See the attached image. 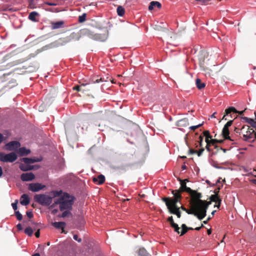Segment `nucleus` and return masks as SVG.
<instances>
[{
  "mask_svg": "<svg viewBox=\"0 0 256 256\" xmlns=\"http://www.w3.org/2000/svg\"><path fill=\"white\" fill-rule=\"evenodd\" d=\"M188 194L190 196V205L202 216L200 218L198 216V219L202 220L206 216V210L211 202L202 200V194L198 192L196 190H192Z\"/></svg>",
  "mask_w": 256,
  "mask_h": 256,
  "instance_id": "1",
  "label": "nucleus"
},
{
  "mask_svg": "<svg viewBox=\"0 0 256 256\" xmlns=\"http://www.w3.org/2000/svg\"><path fill=\"white\" fill-rule=\"evenodd\" d=\"M75 199L74 196L64 192L60 197L54 200L51 208H54L56 205L58 204L60 211H64V210H72V206Z\"/></svg>",
  "mask_w": 256,
  "mask_h": 256,
  "instance_id": "2",
  "label": "nucleus"
},
{
  "mask_svg": "<svg viewBox=\"0 0 256 256\" xmlns=\"http://www.w3.org/2000/svg\"><path fill=\"white\" fill-rule=\"evenodd\" d=\"M34 200L42 206H48L52 204V197L44 194H39L34 196Z\"/></svg>",
  "mask_w": 256,
  "mask_h": 256,
  "instance_id": "3",
  "label": "nucleus"
},
{
  "mask_svg": "<svg viewBox=\"0 0 256 256\" xmlns=\"http://www.w3.org/2000/svg\"><path fill=\"white\" fill-rule=\"evenodd\" d=\"M82 34L88 36L90 38L96 40L104 42L106 38V36L105 34H94V32L90 31L88 29L82 30Z\"/></svg>",
  "mask_w": 256,
  "mask_h": 256,
  "instance_id": "4",
  "label": "nucleus"
},
{
  "mask_svg": "<svg viewBox=\"0 0 256 256\" xmlns=\"http://www.w3.org/2000/svg\"><path fill=\"white\" fill-rule=\"evenodd\" d=\"M162 200L165 202L167 208L168 210L169 208L174 209L179 208L176 204L178 202H180L181 200L174 198L164 197L162 198Z\"/></svg>",
  "mask_w": 256,
  "mask_h": 256,
  "instance_id": "5",
  "label": "nucleus"
},
{
  "mask_svg": "<svg viewBox=\"0 0 256 256\" xmlns=\"http://www.w3.org/2000/svg\"><path fill=\"white\" fill-rule=\"evenodd\" d=\"M18 156L14 152L8 154L4 152H0V160L4 162H13L17 159Z\"/></svg>",
  "mask_w": 256,
  "mask_h": 256,
  "instance_id": "6",
  "label": "nucleus"
},
{
  "mask_svg": "<svg viewBox=\"0 0 256 256\" xmlns=\"http://www.w3.org/2000/svg\"><path fill=\"white\" fill-rule=\"evenodd\" d=\"M80 36L79 34L76 32H72L70 36L63 38H60L58 42L59 44L64 45L70 42L72 40H79Z\"/></svg>",
  "mask_w": 256,
  "mask_h": 256,
  "instance_id": "7",
  "label": "nucleus"
},
{
  "mask_svg": "<svg viewBox=\"0 0 256 256\" xmlns=\"http://www.w3.org/2000/svg\"><path fill=\"white\" fill-rule=\"evenodd\" d=\"M246 110V109L242 111H238L236 110V108L233 106L229 107L228 108L225 110V114L223 116L222 120H227V118H226V116H228V114L232 112L234 114H238L240 115H243L244 112Z\"/></svg>",
  "mask_w": 256,
  "mask_h": 256,
  "instance_id": "8",
  "label": "nucleus"
},
{
  "mask_svg": "<svg viewBox=\"0 0 256 256\" xmlns=\"http://www.w3.org/2000/svg\"><path fill=\"white\" fill-rule=\"evenodd\" d=\"M178 180L180 181V186L178 189L180 191H182V192H186L188 193L191 191L192 189L186 186V182H188V179L182 180L178 178Z\"/></svg>",
  "mask_w": 256,
  "mask_h": 256,
  "instance_id": "9",
  "label": "nucleus"
},
{
  "mask_svg": "<svg viewBox=\"0 0 256 256\" xmlns=\"http://www.w3.org/2000/svg\"><path fill=\"white\" fill-rule=\"evenodd\" d=\"M45 186L40 183H31L28 185V190L32 192H36L43 189Z\"/></svg>",
  "mask_w": 256,
  "mask_h": 256,
  "instance_id": "10",
  "label": "nucleus"
},
{
  "mask_svg": "<svg viewBox=\"0 0 256 256\" xmlns=\"http://www.w3.org/2000/svg\"><path fill=\"white\" fill-rule=\"evenodd\" d=\"M20 146V144L18 141H12L6 144L5 146L6 148L8 150H14Z\"/></svg>",
  "mask_w": 256,
  "mask_h": 256,
  "instance_id": "11",
  "label": "nucleus"
},
{
  "mask_svg": "<svg viewBox=\"0 0 256 256\" xmlns=\"http://www.w3.org/2000/svg\"><path fill=\"white\" fill-rule=\"evenodd\" d=\"M180 208H181L182 210L185 211L187 214H193L194 216H196L198 218V216H202L198 212V211L196 210L194 208H192V206L190 205V208L187 209L185 207L183 206H181L180 207Z\"/></svg>",
  "mask_w": 256,
  "mask_h": 256,
  "instance_id": "12",
  "label": "nucleus"
},
{
  "mask_svg": "<svg viewBox=\"0 0 256 256\" xmlns=\"http://www.w3.org/2000/svg\"><path fill=\"white\" fill-rule=\"evenodd\" d=\"M34 174L32 172L23 173L20 176L21 180L24 182H28L34 180Z\"/></svg>",
  "mask_w": 256,
  "mask_h": 256,
  "instance_id": "13",
  "label": "nucleus"
},
{
  "mask_svg": "<svg viewBox=\"0 0 256 256\" xmlns=\"http://www.w3.org/2000/svg\"><path fill=\"white\" fill-rule=\"evenodd\" d=\"M50 24L52 30L58 29L64 26V22L63 21L52 22Z\"/></svg>",
  "mask_w": 256,
  "mask_h": 256,
  "instance_id": "14",
  "label": "nucleus"
},
{
  "mask_svg": "<svg viewBox=\"0 0 256 256\" xmlns=\"http://www.w3.org/2000/svg\"><path fill=\"white\" fill-rule=\"evenodd\" d=\"M230 132L229 129L228 128H225L224 126L222 130V135L224 140H229L231 141H234V140L232 138L231 136H229Z\"/></svg>",
  "mask_w": 256,
  "mask_h": 256,
  "instance_id": "15",
  "label": "nucleus"
},
{
  "mask_svg": "<svg viewBox=\"0 0 256 256\" xmlns=\"http://www.w3.org/2000/svg\"><path fill=\"white\" fill-rule=\"evenodd\" d=\"M93 182L98 184H102L105 181V177L102 174L98 176V177L93 178Z\"/></svg>",
  "mask_w": 256,
  "mask_h": 256,
  "instance_id": "16",
  "label": "nucleus"
},
{
  "mask_svg": "<svg viewBox=\"0 0 256 256\" xmlns=\"http://www.w3.org/2000/svg\"><path fill=\"white\" fill-rule=\"evenodd\" d=\"M21 160L24 162L25 164H34L36 162H38L40 161V159H36L35 158H23L21 159Z\"/></svg>",
  "mask_w": 256,
  "mask_h": 256,
  "instance_id": "17",
  "label": "nucleus"
},
{
  "mask_svg": "<svg viewBox=\"0 0 256 256\" xmlns=\"http://www.w3.org/2000/svg\"><path fill=\"white\" fill-rule=\"evenodd\" d=\"M20 203L22 206H27L30 203V198L26 194H23L20 198Z\"/></svg>",
  "mask_w": 256,
  "mask_h": 256,
  "instance_id": "18",
  "label": "nucleus"
},
{
  "mask_svg": "<svg viewBox=\"0 0 256 256\" xmlns=\"http://www.w3.org/2000/svg\"><path fill=\"white\" fill-rule=\"evenodd\" d=\"M30 152L29 149H26L25 147L20 148L18 150V153L20 156H27Z\"/></svg>",
  "mask_w": 256,
  "mask_h": 256,
  "instance_id": "19",
  "label": "nucleus"
},
{
  "mask_svg": "<svg viewBox=\"0 0 256 256\" xmlns=\"http://www.w3.org/2000/svg\"><path fill=\"white\" fill-rule=\"evenodd\" d=\"M52 224L56 228L62 229V232L65 233V232L64 230V228L66 224L64 222H53Z\"/></svg>",
  "mask_w": 256,
  "mask_h": 256,
  "instance_id": "20",
  "label": "nucleus"
},
{
  "mask_svg": "<svg viewBox=\"0 0 256 256\" xmlns=\"http://www.w3.org/2000/svg\"><path fill=\"white\" fill-rule=\"evenodd\" d=\"M242 118L246 122L250 124L254 128L256 127V121H254V119L245 116L242 117Z\"/></svg>",
  "mask_w": 256,
  "mask_h": 256,
  "instance_id": "21",
  "label": "nucleus"
},
{
  "mask_svg": "<svg viewBox=\"0 0 256 256\" xmlns=\"http://www.w3.org/2000/svg\"><path fill=\"white\" fill-rule=\"evenodd\" d=\"M168 210L170 214H176L178 218H180L181 217V212L180 210V208H178L174 209L169 208Z\"/></svg>",
  "mask_w": 256,
  "mask_h": 256,
  "instance_id": "22",
  "label": "nucleus"
},
{
  "mask_svg": "<svg viewBox=\"0 0 256 256\" xmlns=\"http://www.w3.org/2000/svg\"><path fill=\"white\" fill-rule=\"evenodd\" d=\"M92 82L94 84L99 83L100 82H107L108 81V78L107 77L106 79L104 78H99L98 76H94L92 78Z\"/></svg>",
  "mask_w": 256,
  "mask_h": 256,
  "instance_id": "23",
  "label": "nucleus"
},
{
  "mask_svg": "<svg viewBox=\"0 0 256 256\" xmlns=\"http://www.w3.org/2000/svg\"><path fill=\"white\" fill-rule=\"evenodd\" d=\"M204 150V148H200L199 150H194L192 148H190L189 150V154H196L198 156H202V154Z\"/></svg>",
  "mask_w": 256,
  "mask_h": 256,
  "instance_id": "24",
  "label": "nucleus"
},
{
  "mask_svg": "<svg viewBox=\"0 0 256 256\" xmlns=\"http://www.w3.org/2000/svg\"><path fill=\"white\" fill-rule=\"evenodd\" d=\"M161 6L162 5L159 2L156 1H152L150 2V4L148 6V10H152L154 8V7H156L160 8H161Z\"/></svg>",
  "mask_w": 256,
  "mask_h": 256,
  "instance_id": "25",
  "label": "nucleus"
},
{
  "mask_svg": "<svg viewBox=\"0 0 256 256\" xmlns=\"http://www.w3.org/2000/svg\"><path fill=\"white\" fill-rule=\"evenodd\" d=\"M138 256H151L144 248H140L138 252Z\"/></svg>",
  "mask_w": 256,
  "mask_h": 256,
  "instance_id": "26",
  "label": "nucleus"
},
{
  "mask_svg": "<svg viewBox=\"0 0 256 256\" xmlns=\"http://www.w3.org/2000/svg\"><path fill=\"white\" fill-rule=\"evenodd\" d=\"M64 210L62 211V213L60 214H58V216L59 218H65V217H69L72 216V214L71 212V210Z\"/></svg>",
  "mask_w": 256,
  "mask_h": 256,
  "instance_id": "27",
  "label": "nucleus"
},
{
  "mask_svg": "<svg viewBox=\"0 0 256 256\" xmlns=\"http://www.w3.org/2000/svg\"><path fill=\"white\" fill-rule=\"evenodd\" d=\"M210 200L211 201L214 202H218V205L220 206L222 200L217 194L212 195L210 197Z\"/></svg>",
  "mask_w": 256,
  "mask_h": 256,
  "instance_id": "28",
  "label": "nucleus"
},
{
  "mask_svg": "<svg viewBox=\"0 0 256 256\" xmlns=\"http://www.w3.org/2000/svg\"><path fill=\"white\" fill-rule=\"evenodd\" d=\"M38 15V14L36 12H31L29 16H28V18L34 22H38V20H36V16Z\"/></svg>",
  "mask_w": 256,
  "mask_h": 256,
  "instance_id": "29",
  "label": "nucleus"
},
{
  "mask_svg": "<svg viewBox=\"0 0 256 256\" xmlns=\"http://www.w3.org/2000/svg\"><path fill=\"white\" fill-rule=\"evenodd\" d=\"M172 194L174 195V198H178L182 200V196L181 195L182 191H180L179 190H173L172 191Z\"/></svg>",
  "mask_w": 256,
  "mask_h": 256,
  "instance_id": "30",
  "label": "nucleus"
},
{
  "mask_svg": "<svg viewBox=\"0 0 256 256\" xmlns=\"http://www.w3.org/2000/svg\"><path fill=\"white\" fill-rule=\"evenodd\" d=\"M19 167L20 170L24 172L30 170L32 168V166L29 165H26L23 164H20Z\"/></svg>",
  "mask_w": 256,
  "mask_h": 256,
  "instance_id": "31",
  "label": "nucleus"
},
{
  "mask_svg": "<svg viewBox=\"0 0 256 256\" xmlns=\"http://www.w3.org/2000/svg\"><path fill=\"white\" fill-rule=\"evenodd\" d=\"M196 87L199 90H201V89L204 88L206 86L204 82H202L201 80L199 78H197L196 80Z\"/></svg>",
  "mask_w": 256,
  "mask_h": 256,
  "instance_id": "32",
  "label": "nucleus"
},
{
  "mask_svg": "<svg viewBox=\"0 0 256 256\" xmlns=\"http://www.w3.org/2000/svg\"><path fill=\"white\" fill-rule=\"evenodd\" d=\"M116 12H117L119 16H122L124 14L125 10L122 6H118L117 8Z\"/></svg>",
  "mask_w": 256,
  "mask_h": 256,
  "instance_id": "33",
  "label": "nucleus"
},
{
  "mask_svg": "<svg viewBox=\"0 0 256 256\" xmlns=\"http://www.w3.org/2000/svg\"><path fill=\"white\" fill-rule=\"evenodd\" d=\"M62 190H60V191L56 190V191H52V195L53 198H56V197L59 198L62 195Z\"/></svg>",
  "mask_w": 256,
  "mask_h": 256,
  "instance_id": "34",
  "label": "nucleus"
},
{
  "mask_svg": "<svg viewBox=\"0 0 256 256\" xmlns=\"http://www.w3.org/2000/svg\"><path fill=\"white\" fill-rule=\"evenodd\" d=\"M204 136H206V142H209V138H212V136H210L208 130H205L204 132Z\"/></svg>",
  "mask_w": 256,
  "mask_h": 256,
  "instance_id": "35",
  "label": "nucleus"
},
{
  "mask_svg": "<svg viewBox=\"0 0 256 256\" xmlns=\"http://www.w3.org/2000/svg\"><path fill=\"white\" fill-rule=\"evenodd\" d=\"M182 230L180 232V236H182L184 234H185L188 230V228L186 226L185 224H182Z\"/></svg>",
  "mask_w": 256,
  "mask_h": 256,
  "instance_id": "36",
  "label": "nucleus"
},
{
  "mask_svg": "<svg viewBox=\"0 0 256 256\" xmlns=\"http://www.w3.org/2000/svg\"><path fill=\"white\" fill-rule=\"evenodd\" d=\"M24 232L28 236H31L33 234V230L30 227L28 226L25 229Z\"/></svg>",
  "mask_w": 256,
  "mask_h": 256,
  "instance_id": "37",
  "label": "nucleus"
},
{
  "mask_svg": "<svg viewBox=\"0 0 256 256\" xmlns=\"http://www.w3.org/2000/svg\"><path fill=\"white\" fill-rule=\"evenodd\" d=\"M171 226L174 228V230L178 234H180V228H179L178 224H176L175 222L172 225H171Z\"/></svg>",
  "mask_w": 256,
  "mask_h": 256,
  "instance_id": "38",
  "label": "nucleus"
},
{
  "mask_svg": "<svg viewBox=\"0 0 256 256\" xmlns=\"http://www.w3.org/2000/svg\"><path fill=\"white\" fill-rule=\"evenodd\" d=\"M86 14H83L82 16H79L78 17V22H83L86 20Z\"/></svg>",
  "mask_w": 256,
  "mask_h": 256,
  "instance_id": "39",
  "label": "nucleus"
},
{
  "mask_svg": "<svg viewBox=\"0 0 256 256\" xmlns=\"http://www.w3.org/2000/svg\"><path fill=\"white\" fill-rule=\"evenodd\" d=\"M16 216V218L18 220H21L22 218V214L19 211H16L14 212Z\"/></svg>",
  "mask_w": 256,
  "mask_h": 256,
  "instance_id": "40",
  "label": "nucleus"
},
{
  "mask_svg": "<svg viewBox=\"0 0 256 256\" xmlns=\"http://www.w3.org/2000/svg\"><path fill=\"white\" fill-rule=\"evenodd\" d=\"M18 203V200H16L15 202L12 204V206L14 210V212L17 211L16 210L18 209L17 204Z\"/></svg>",
  "mask_w": 256,
  "mask_h": 256,
  "instance_id": "41",
  "label": "nucleus"
},
{
  "mask_svg": "<svg viewBox=\"0 0 256 256\" xmlns=\"http://www.w3.org/2000/svg\"><path fill=\"white\" fill-rule=\"evenodd\" d=\"M202 141H203V136H200L198 138V142H199V144H200V148H204L202 146Z\"/></svg>",
  "mask_w": 256,
  "mask_h": 256,
  "instance_id": "42",
  "label": "nucleus"
},
{
  "mask_svg": "<svg viewBox=\"0 0 256 256\" xmlns=\"http://www.w3.org/2000/svg\"><path fill=\"white\" fill-rule=\"evenodd\" d=\"M203 124V123L201 124H199L197 126H192L190 128L192 130H195L196 128L200 127L202 126Z\"/></svg>",
  "mask_w": 256,
  "mask_h": 256,
  "instance_id": "43",
  "label": "nucleus"
},
{
  "mask_svg": "<svg viewBox=\"0 0 256 256\" xmlns=\"http://www.w3.org/2000/svg\"><path fill=\"white\" fill-rule=\"evenodd\" d=\"M210 139V140H209L208 142L210 144L213 146L216 143H217V142H218V140L216 139H212V138Z\"/></svg>",
  "mask_w": 256,
  "mask_h": 256,
  "instance_id": "44",
  "label": "nucleus"
},
{
  "mask_svg": "<svg viewBox=\"0 0 256 256\" xmlns=\"http://www.w3.org/2000/svg\"><path fill=\"white\" fill-rule=\"evenodd\" d=\"M232 122H233L232 120H230L226 123V124L224 126L225 128H229V127L232 125Z\"/></svg>",
  "mask_w": 256,
  "mask_h": 256,
  "instance_id": "45",
  "label": "nucleus"
},
{
  "mask_svg": "<svg viewBox=\"0 0 256 256\" xmlns=\"http://www.w3.org/2000/svg\"><path fill=\"white\" fill-rule=\"evenodd\" d=\"M168 222H170V225H172L174 223L173 217L172 216H170L168 217L167 219Z\"/></svg>",
  "mask_w": 256,
  "mask_h": 256,
  "instance_id": "46",
  "label": "nucleus"
},
{
  "mask_svg": "<svg viewBox=\"0 0 256 256\" xmlns=\"http://www.w3.org/2000/svg\"><path fill=\"white\" fill-rule=\"evenodd\" d=\"M26 216L30 218H31L33 217L32 212L30 211H27L26 212Z\"/></svg>",
  "mask_w": 256,
  "mask_h": 256,
  "instance_id": "47",
  "label": "nucleus"
},
{
  "mask_svg": "<svg viewBox=\"0 0 256 256\" xmlns=\"http://www.w3.org/2000/svg\"><path fill=\"white\" fill-rule=\"evenodd\" d=\"M74 90H76L78 92H80V86L76 85L73 87Z\"/></svg>",
  "mask_w": 256,
  "mask_h": 256,
  "instance_id": "48",
  "label": "nucleus"
},
{
  "mask_svg": "<svg viewBox=\"0 0 256 256\" xmlns=\"http://www.w3.org/2000/svg\"><path fill=\"white\" fill-rule=\"evenodd\" d=\"M74 239L76 240H77L78 242H82V239L80 238H78V236L76 234H74Z\"/></svg>",
  "mask_w": 256,
  "mask_h": 256,
  "instance_id": "49",
  "label": "nucleus"
},
{
  "mask_svg": "<svg viewBox=\"0 0 256 256\" xmlns=\"http://www.w3.org/2000/svg\"><path fill=\"white\" fill-rule=\"evenodd\" d=\"M206 142V148L208 151L210 152L211 150L210 149V147L211 144H210V142Z\"/></svg>",
  "mask_w": 256,
  "mask_h": 256,
  "instance_id": "50",
  "label": "nucleus"
},
{
  "mask_svg": "<svg viewBox=\"0 0 256 256\" xmlns=\"http://www.w3.org/2000/svg\"><path fill=\"white\" fill-rule=\"evenodd\" d=\"M14 65H16V63L14 62H12L8 64H6V66L8 67V68H11V67L14 66Z\"/></svg>",
  "mask_w": 256,
  "mask_h": 256,
  "instance_id": "51",
  "label": "nucleus"
},
{
  "mask_svg": "<svg viewBox=\"0 0 256 256\" xmlns=\"http://www.w3.org/2000/svg\"><path fill=\"white\" fill-rule=\"evenodd\" d=\"M35 236L38 238L40 237V229H38V230L36 232Z\"/></svg>",
  "mask_w": 256,
  "mask_h": 256,
  "instance_id": "52",
  "label": "nucleus"
},
{
  "mask_svg": "<svg viewBox=\"0 0 256 256\" xmlns=\"http://www.w3.org/2000/svg\"><path fill=\"white\" fill-rule=\"evenodd\" d=\"M46 4L50 6H56V4L54 2H46Z\"/></svg>",
  "mask_w": 256,
  "mask_h": 256,
  "instance_id": "53",
  "label": "nucleus"
},
{
  "mask_svg": "<svg viewBox=\"0 0 256 256\" xmlns=\"http://www.w3.org/2000/svg\"><path fill=\"white\" fill-rule=\"evenodd\" d=\"M254 72H252V76L254 78H256V67L254 66Z\"/></svg>",
  "mask_w": 256,
  "mask_h": 256,
  "instance_id": "54",
  "label": "nucleus"
},
{
  "mask_svg": "<svg viewBox=\"0 0 256 256\" xmlns=\"http://www.w3.org/2000/svg\"><path fill=\"white\" fill-rule=\"evenodd\" d=\"M16 227L18 230H22V225L20 224H17Z\"/></svg>",
  "mask_w": 256,
  "mask_h": 256,
  "instance_id": "55",
  "label": "nucleus"
},
{
  "mask_svg": "<svg viewBox=\"0 0 256 256\" xmlns=\"http://www.w3.org/2000/svg\"><path fill=\"white\" fill-rule=\"evenodd\" d=\"M4 140V136L0 133V144Z\"/></svg>",
  "mask_w": 256,
  "mask_h": 256,
  "instance_id": "56",
  "label": "nucleus"
},
{
  "mask_svg": "<svg viewBox=\"0 0 256 256\" xmlns=\"http://www.w3.org/2000/svg\"><path fill=\"white\" fill-rule=\"evenodd\" d=\"M202 227H204V226H203V224H201V226H199V227H197V228H194V230H200V228H202Z\"/></svg>",
  "mask_w": 256,
  "mask_h": 256,
  "instance_id": "57",
  "label": "nucleus"
},
{
  "mask_svg": "<svg viewBox=\"0 0 256 256\" xmlns=\"http://www.w3.org/2000/svg\"><path fill=\"white\" fill-rule=\"evenodd\" d=\"M210 219H211V218L210 217H208L207 218V220H204L203 222V223L204 224H206L208 223V221H209Z\"/></svg>",
  "mask_w": 256,
  "mask_h": 256,
  "instance_id": "58",
  "label": "nucleus"
},
{
  "mask_svg": "<svg viewBox=\"0 0 256 256\" xmlns=\"http://www.w3.org/2000/svg\"><path fill=\"white\" fill-rule=\"evenodd\" d=\"M86 85V84H84L80 85V92H84V89H82V86H85Z\"/></svg>",
  "mask_w": 256,
  "mask_h": 256,
  "instance_id": "59",
  "label": "nucleus"
},
{
  "mask_svg": "<svg viewBox=\"0 0 256 256\" xmlns=\"http://www.w3.org/2000/svg\"><path fill=\"white\" fill-rule=\"evenodd\" d=\"M228 115H230V117L231 118H236V116H233L232 114H231V113L230 114Z\"/></svg>",
  "mask_w": 256,
  "mask_h": 256,
  "instance_id": "60",
  "label": "nucleus"
},
{
  "mask_svg": "<svg viewBox=\"0 0 256 256\" xmlns=\"http://www.w3.org/2000/svg\"><path fill=\"white\" fill-rule=\"evenodd\" d=\"M58 212V210H52V214H56Z\"/></svg>",
  "mask_w": 256,
  "mask_h": 256,
  "instance_id": "61",
  "label": "nucleus"
},
{
  "mask_svg": "<svg viewBox=\"0 0 256 256\" xmlns=\"http://www.w3.org/2000/svg\"><path fill=\"white\" fill-rule=\"evenodd\" d=\"M207 232L208 235L210 234H212V230L211 229L208 230L207 231Z\"/></svg>",
  "mask_w": 256,
  "mask_h": 256,
  "instance_id": "62",
  "label": "nucleus"
},
{
  "mask_svg": "<svg viewBox=\"0 0 256 256\" xmlns=\"http://www.w3.org/2000/svg\"><path fill=\"white\" fill-rule=\"evenodd\" d=\"M239 131H240V129H239V128H235V129H234V132H236V133H238V132H239Z\"/></svg>",
  "mask_w": 256,
  "mask_h": 256,
  "instance_id": "63",
  "label": "nucleus"
},
{
  "mask_svg": "<svg viewBox=\"0 0 256 256\" xmlns=\"http://www.w3.org/2000/svg\"><path fill=\"white\" fill-rule=\"evenodd\" d=\"M32 256H40V254L39 253H36L34 254H33Z\"/></svg>",
  "mask_w": 256,
  "mask_h": 256,
  "instance_id": "64",
  "label": "nucleus"
}]
</instances>
